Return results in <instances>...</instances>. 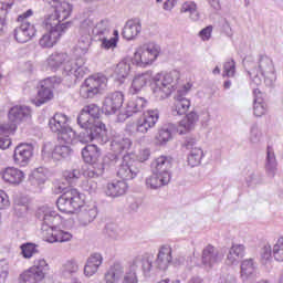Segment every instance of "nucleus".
Returning a JSON list of instances; mask_svg holds the SVG:
<instances>
[{
  "label": "nucleus",
  "mask_w": 283,
  "mask_h": 283,
  "mask_svg": "<svg viewBox=\"0 0 283 283\" xmlns=\"http://www.w3.org/2000/svg\"><path fill=\"white\" fill-rule=\"evenodd\" d=\"M107 76L98 73L87 77L80 88L82 98H94L97 94H103L107 90Z\"/></svg>",
  "instance_id": "obj_12"
},
{
  "label": "nucleus",
  "mask_w": 283,
  "mask_h": 283,
  "mask_svg": "<svg viewBox=\"0 0 283 283\" xmlns=\"http://www.w3.org/2000/svg\"><path fill=\"white\" fill-rule=\"evenodd\" d=\"M172 260L174 256H171V247L167 244L161 245L159 248L157 259L155 260V266L156 269H159V271H167Z\"/></svg>",
  "instance_id": "obj_24"
},
{
  "label": "nucleus",
  "mask_w": 283,
  "mask_h": 283,
  "mask_svg": "<svg viewBox=\"0 0 283 283\" xmlns=\"http://www.w3.org/2000/svg\"><path fill=\"white\" fill-rule=\"evenodd\" d=\"M245 182L248 187H255L260 182V175L255 171H250L249 175L245 177Z\"/></svg>",
  "instance_id": "obj_61"
},
{
  "label": "nucleus",
  "mask_w": 283,
  "mask_h": 283,
  "mask_svg": "<svg viewBox=\"0 0 283 283\" xmlns=\"http://www.w3.org/2000/svg\"><path fill=\"white\" fill-rule=\"evenodd\" d=\"M36 218L42 221V238L44 242L54 244L55 242H71L74 238L72 232L59 229L63 224V218L54 208L42 206L36 211Z\"/></svg>",
  "instance_id": "obj_3"
},
{
  "label": "nucleus",
  "mask_w": 283,
  "mask_h": 283,
  "mask_svg": "<svg viewBox=\"0 0 283 283\" xmlns=\"http://www.w3.org/2000/svg\"><path fill=\"white\" fill-rule=\"evenodd\" d=\"M12 8V4L0 2V36L1 34H6V31L8 30V10Z\"/></svg>",
  "instance_id": "obj_48"
},
{
  "label": "nucleus",
  "mask_w": 283,
  "mask_h": 283,
  "mask_svg": "<svg viewBox=\"0 0 283 283\" xmlns=\"http://www.w3.org/2000/svg\"><path fill=\"white\" fill-rule=\"evenodd\" d=\"M140 30H143V27L138 20H128L123 29L122 34L126 41H132L133 39H136L137 34H140Z\"/></svg>",
  "instance_id": "obj_39"
},
{
  "label": "nucleus",
  "mask_w": 283,
  "mask_h": 283,
  "mask_svg": "<svg viewBox=\"0 0 283 283\" xmlns=\"http://www.w3.org/2000/svg\"><path fill=\"white\" fill-rule=\"evenodd\" d=\"M12 134H4L0 130V149H8L12 145L10 136Z\"/></svg>",
  "instance_id": "obj_62"
},
{
  "label": "nucleus",
  "mask_w": 283,
  "mask_h": 283,
  "mask_svg": "<svg viewBox=\"0 0 283 283\" xmlns=\"http://www.w3.org/2000/svg\"><path fill=\"white\" fill-rule=\"evenodd\" d=\"M160 45L156 42H148L139 45L133 56L134 65L137 67H149L158 61L160 56Z\"/></svg>",
  "instance_id": "obj_8"
},
{
  "label": "nucleus",
  "mask_w": 283,
  "mask_h": 283,
  "mask_svg": "<svg viewBox=\"0 0 283 283\" xmlns=\"http://www.w3.org/2000/svg\"><path fill=\"white\" fill-rule=\"evenodd\" d=\"M43 279H40L39 274H35L31 269L24 270L18 276V283H41Z\"/></svg>",
  "instance_id": "obj_47"
},
{
  "label": "nucleus",
  "mask_w": 283,
  "mask_h": 283,
  "mask_svg": "<svg viewBox=\"0 0 283 283\" xmlns=\"http://www.w3.org/2000/svg\"><path fill=\"white\" fill-rule=\"evenodd\" d=\"M160 118V112L155 108V109H148L144 113L143 119L150 125V127H156V123H158Z\"/></svg>",
  "instance_id": "obj_51"
},
{
  "label": "nucleus",
  "mask_w": 283,
  "mask_h": 283,
  "mask_svg": "<svg viewBox=\"0 0 283 283\" xmlns=\"http://www.w3.org/2000/svg\"><path fill=\"white\" fill-rule=\"evenodd\" d=\"M154 128L143 117L136 123V132L138 134H147L149 129Z\"/></svg>",
  "instance_id": "obj_60"
},
{
  "label": "nucleus",
  "mask_w": 283,
  "mask_h": 283,
  "mask_svg": "<svg viewBox=\"0 0 283 283\" xmlns=\"http://www.w3.org/2000/svg\"><path fill=\"white\" fill-rule=\"evenodd\" d=\"M8 275H10V266L8 265V261H0V283H6L8 280Z\"/></svg>",
  "instance_id": "obj_58"
},
{
  "label": "nucleus",
  "mask_w": 283,
  "mask_h": 283,
  "mask_svg": "<svg viewBox=\"0 0 283 283\" xmlns=\"http://www.w3.org/2000/svg\"><path fill=\"white\" fill-rule=\"evenodd\" d=\"M29 269L33 271L35 275H40V280H45V274L50 271V265L45 259L39 258L33 261V265Z\"/></svg>",
  "instance_id": "obj_43"
},
{
  "label": "nucleus",
  "mask_w": 283,
  "mask_h": 283,
  "mask_svg": "<svg viewBox=\"0 0 283 283\" xmlns=\"http://www.w3.org/2000/svg\"><path fill=\"white\" fill-rule=\"evenodd\" d=\"M46 3L54 8V13L48 15L44 20L49 27L55 25L56 28H63V21L70 19L72 15V4L70 2H61V0H46Z\"/></svg>",
  "instance_id": "obj_11"
},
{
  "label": "nucleus",
  "mask_w": 283,
  "mask_h": 283,
  "mask_svg": "<svg viewBox=\"0 0 283 283\" xmlns=\"http://www.w3.org/2000/svg\"><path fill=\"white\" fill-rule=\"evenodd\" d=\"M1 177L4 182L18 187V185H21L25 180V172L15 167H7L1 171Z\"/></svg>",
  "instance_id": "obj_25"
},
{
  "label": "nucleus",
  "mask_w": 283,
  "mask_h": 283,
  "mask_svg": "<svg viewBox=\"0 0 283 283\" xmlns=\"http://www.w3.org/2000/svg\"><path fill=\"white\" fill-rule=\"evenodd\" d=\"M61 83V78L53 76L46 77L39 83L38 86V97L31 99V103L35 105V107H41V105H45L49 101L54 98V86Z\"/></svg>",
  "instance_id": "obj_15"
},
{
  "label": "nucleus",
  "mask_w": 283,
  "mask_h": 283,
  "mask_svg": "<svg viewBox=\"0 0 283 283\" xmlns=\"http://www.w3.org/2000/svg\"><path fill=\"white\" fill-rule=\"evenodd\" d=\"M138 266H142L144 275L149 276V273H151V270L154 269V256L135 258L129 268L134 269L136 273V269H138Z\"/></svg>",
  "instance_id": "obj_35"
},
{
  "label": "nucleus",
  "mask_w": 283,
  "mask_h": 283,
  "mask_svg": "<svg viewBox=\"0 0 283 283\" xmlns=\"http://www.w3.org/2000/svg\"><path fill=\"white\" fill-rule=\"evenodd\" d=\"M179 12L180 14H188L190 21H200V11H198V3L196 1H185L181 3Z\"/></svg>",
  "instance_id": "obj_38"
},
{
  "label": "nucleus",
  "mask_w": 283,
  "mask_h": 283,
  "mask_svg": "<svg viewBox=\"0 0 283 283\" xmlns=\"http://www.w3.org/2000/svg\"><path fill=\"white\" fill-rule=\"evenodd\" d=\"M180 81V72L170 71L166 73H157L153 77V94L157 101H165L169 98L174 92L175 95V108L172 109L174 116H184L189 112L191 107V101L185 96L189 94L191 90V84L187 83L182 86L178 85Z\"/></svg>",
  "instance_id": "obj_1"
},
{
  "label": "nucleus",
  "mask_w": 283,
  "mask_h": 283,
  "mask_svg": "<svg viewBox=\"0 0 283 283\" xmlns=\"http://www.w3.org/2000/svg\"><path fill=\"white\" fill-rule=\"evenodd\" d=\"M198 120H200V116L195 111H191L179 122L178 126L175 124L163 125L155 137L156 145L159 147H165V145L171 140V133L175 130H177L180 135L189 134V132L196 129Z\"/></svg>",
  "instance_id": "obj_6"
},
{
  "label": "nucleus",
  "mask_w": 283,
  "mask_h": 283,
  "mask_svg": "<svg viewBox=\"0 0 283 283\" xmlns=\"http://www.w3.org/2000/svg\"><path fill=\"white\" fill-rule=\"evenodd\" d=\"M224 260V252H220L216 247L208 244L202 250L201 262L206 269H213Z\"/></svg>",
  "instance_id": "obj_19"
},
{
  "label": "nucleus",
  "mask_w": 283,
  "mask_h": 283,
  "mask_svg": "<svg viewBox=\"0 0 283 283\" xmlns=\"http://www.w3.org/2000/svg\"><path fill=\"white\" fill-rule=\"evenodd\" d=\"M151 81V72L147 71L144 73H138L133 77L132 85L129 88L130 94H138L144 87H147V83Z\"/></svg>",
  "instance_id": "obj_31"
},
{
  "label": "nucleus",
  "mask_w": 283,
  "mask_h": 283,
  "mask_svg": "<svg viewBox=\"0 0 283 283\" xmlns=\"http://www.w3.org/2000/svg\"><path fill=\"white\" fill-rule=\"evenodd\" d=\"M21 255L24 258V260H31L36 253H39V250L36 249V244L34 243H23L21 247Z\"/></svg>",
  "instance_id": "obj_50"
},
{
  "label": "nucleus",
  "mask_w": 283,
  "mask_h": 283,
  "mask_svg": "<svg viewBox=\"0 0 283 283\" xmlns=\"http://www.w3.org/2000/svg\"><path fill=\"white\" fill-rule=\"evenodd\" d=\"M248 74L250 76L251 87H260L262 83L268 87H273L277 78L275 66H273V60L268 55H259L256 63L250 64Z\"/></svg>",
  "instance_id": "obj_5"
},
{
  "label": "nucleus",
  "mask_w": 283,
  "mask_h": 283,
  "mask_svg": "<svg viewBox=\"0 0 283 283\" xmlns=\"http://www.w3.org/2000/svg\"><path fill=\"white\" fill-rule=\"evenodd\" d=\"M218 283H238V280L235 279V275L226 273L221 274Z\"/></svg>",
  "instance_id": "obj_64"
},
{
  "label": "nucleus",
  "mask_w": 283,
  "mask_h": 283,
  "mask_svg": "<svg viewBox=\"0 0 283 283\" xmlns=\"http://www.w3.org/2000/svg\"><path fill=\"white\" fill-rule=\"evenodd\" d=\"M101 264H103V255L101 253L91 254L84 265V275L86 277L96 275V273H98V269H101Z\"/></svg>",
  "instance_id": "obj_30"
},
{
  "label": "nucleus",
  "mask_w": 283,
  "mask_h": 283,
  "mask_svg": "<svg viewBox=\"0 0 283 283\" xmlns=\"http://www.w3.org/2000/svg\"><path fill=\"white\" fill-rule=\"evenodd\" d=\"M127 189H129L127 181L115 180L107 184L105 192L106 196H109L111 198H120V196H125L127 193Z\"/></svg>",
  "instance_id": "obj_32"
},
{
  "label": "nucleus",
  "mask_w": 283,
  "mask_h": 283,
  "mask_svg": "<svg viewBox=\"0 0 283 283\" xmlns=\"http://www.w3.org/2000/svg\"><path fill=\"white\" fill-rule=\"evenodd\" d=\"M48 70L56 72L61 65H63V72L66 76H74V78H83L87 74V67H85V59L76 57L70 59L67 53L55 52L52 53L45 62Z\"/></svg>",
  "instance_id": "obj_4"
},
{
  "label": "nucleus",
  "mask_w": 283,
  "mask_h": 283,
  "mask_svg": "<svg viewBox=\"0 0 283 283\" xmlns=\"http://www.w3.org/2000/svg\"><path fill=\"white\" fill-rule=\"evenodd\" d=\"M8 116L10 123L1 124L0 132L2 134H14L19 123H23L24 120H30V118H32V109L29 106L17 105L10 108Z\"/></svg>",
  "instance_id": "obj_10"
},
{
  "label": "nucleus",
  "mask_w": 283,
  "mask_h": 283,
  "mask_svg": "<svg viewBox=\"0 0 283 283\" xmlns=\"http://www.w3.org/2000/svg\"><path fill=\"white\" fill-rule=\"evenodd\" d=\"M32 156H34V145L20 144L14 149L13 160L15 165H19L20 167H27Z\"/></svg>",
  "instance_id": "obj_22"
},
{
  "label": "nucleus",
  "mask_w": 283,
  "mask_h": 283,
  "mask_svg": "<svg viewBox=\"0 0 283 283\" xmlns=\"http://www.w3.org/2000/svg\"><path fill=\"white\" fill-rule=\"evenodd\" d=\"M186 149H188V165L190 167H198L200 163H202V158L205 157V153L202 148L198 146V142L196 138H187L185 143Z\"/></svg>",
  "instance_id": "obj_23"
},
{
  "label": "nucleus",
  "mask_w": 283,
  "mask_h": 283,
  "mask_svg": "<svg viewBox=\"0 0 283 283\" xmlns=\"http://www.w3.org/2000/svg\"><path fill=\"white\" fill-rule=\"evenodd\" d=\"M48 174H49L48 168H44V167L35 168L31 175L32 184L38 185V187H41V185H45L48 180Z\"/></svg>",
  "instance_id": "obj_46"
},
{
  "label": "nucleus",
  "mask_w": 283,
  "mask_h": 283,
  "mask_svg": "<svg viewBox=\"0 0 283 283\" xmlns=\"http://www.w3.org/2000/svg\"><path fill=\"white\" fill-rule=\"evenodd\" d=\"M272 255L276 262H283V237L279 238L274 243Z\"/></svg>",
  "instance_id": "obj_52"
},
{
  "label": "nucleus",
  "mask_w": 283,
  "mask_h": 283,
  "mask_svg": "<svg viewBox=\"0 0 283 283\" xmlns=\"http://www.w3.org/2000/svg\"><path fill=\"white\" fill-rule=\"evenodd\" d=\"M82 189L92 196L98 190V184L92 179L85 180L82 182Z\"/></svg>",
  "instance_id": "obj_57"
},
{
  "label": "nucleus",
  "mask_w": 283,
  "mask_h": 283,
  "mask_svg": "<svg viewBox=\"0 0 283 283\" xmlns=\"http://www.w3.org/2000/svg\"><path fill=\"white\" fill-rule=\"evenodd\" d=\"M70 154H72V148H70V144L67 143H60L56 145L51 155L45 150V148L42 149V156L44 159L50 158L51 156L53 160H62V158L70 157Z\"/></svg>",
  "instance_id": "obj_29"
},
{
  "label": "nucleus",
  "mask_w": 283,
  "mask_h": 283,
  "mask_svg": "<svg viewBox=\"0 0 283 283\" xmlns=\"http://www.w3.org/2000/svg\"><path fill=\"white\" fill-rule=\"evenodd\" d=\"M120 283H138V274L136 273L134 268H129L125 272Z\"/></svg>",
  "instance_id": "obj_56"
},
{
  "label": "nucleus",
  "mask_w": 283,
  "mask_h": 283,
  "mask_svg": "<svg viewBox=\"0 0 283 283\" xmlns=\"http://www.w3.org/2000/svg\"><path fill=\"white\" fill-rule=\"evenodd\" d=\"M125 277V266L120 263H114L104 273L105 283H118Z\"/></svg>",
  "instance_id": "obj_28"
},
{
  "label": "nucleus",
  "mask_w": 283,
  "mask_h": 283,
  "mask_svg": "<svg viewBox=\"0 0 283 283\" xmlns=\"http://www.w3.org/2000/svg\"><path fill=\"white\" fill-rule=\"evenodd\" d=\"M43 25L46 30V33L42 35V38L39 41V44L41 45V48H54L59 39H61V36L65 34V32H67L70 28H72V22H63L62 27H50L49 24L45 23L44 20Z\"/></svg>",
  "instance_id": "obj_16"
},
{
  "label": "nucleus",
  "mask_w": 283,
  "mask_h": 283,
  "mask_svg": "<svg viewBox=\"0 0 283 283\" xmlns=\"http://www.w3.org/2000/svg\"><path fill=\"white\" fill-rule=\"evenodd\" d=\"M265 174L269 178H275V174H277V159L271 146H268L266 150Z\"/></svg>",
  "instance_id": "obj_37"
},
{
  "label": "nucleus",
  "mask_w": 283,
  "mask_h": 283,
  "mask_svg": "<svg viewBox=\"0 0 283 283\" xmlns=\"http://www.w3.org/2000/svg\"><path fill=\"white\" fill-rule=\"evenodd\" d=\"M92 28H94V20L92 19L82 21L80 25V38L75 46V56H78V59H83L90 52L92 45Z\"/></svg>",
  "instance_id": "obj_14"
},
{
  "label": "nucleus",
  "mask_w": 283,
  "mask_h": 283,
  "mask_svg": "<svg viewBox=\"0 0 283 283\" xmlns=\"http://www.w3.org/2000/svg\"><path fill=\"white\" fill-rule=\"evenodd\" d=\"M77 271H78V264L74 260L66 261L62 265V273L65 277H70V275H74V273H77Z\"/></svg>",
  "instance_id": "obj_53"
},
{
  "label": "nucleus",
  "mask_w": 283,
  "mask_h": 283,
  "mask_svg": "<svg viewBox=\"0 0 283 283\" xmlns=\"http://www.w3.org/2000/svg\"><path fill=\"white\" fill-rule=\"evenodd\" d=\"M118 30H114L112 38H107V35H104L99 38L98 41H101V48H103L104 50H116L118 45Z\"/></svg>",
  "instance_id": "obj_45"
},
{
  "label": "nucleus",
  "mask_w": 283,
  "mask_h": 283,
  "mask_svg": "<svg viewBox=\"0 0 283 283\" xmlns=\"http://www.w3.org/2000/svg\"><path fill=\"white\" fill-rule=\"evenodd\" d=\"M262 129H260V126L258 124H252L250 127V133L248 140L251 143V145H258L262 142Z\"/></svg>",
  "instance_id": "obj_49"
},
{
  "label": "nucleus",
  "mask_w": 283,
  "mask_h": 283,
  "mask_svg": "<svg viewBox=\"0 0 283 283\" xmlns=\"http://www.w3.org/2000/svg\"><path fill=\"white\" fill-rule=\"evenodd\" d=\"M255 275V261L253 259H245L241 262V280L249 282Z\"/></svg>",
  "instance_id": "obj_41"
},
{
  "label": "nucleus",
  "mask_w": 283,
  "mask_h": 283,
  "mask_svg": "<svg viewBox=\"0 0 283 283\" xmlns=\"http://www.w3.org/2000/svg\"><path fill=\"white\" fill-rule=\"evenodd\" d=\"M32 14H34V12L29 9L18 17V21L21 24L13 31V36L18 43H28V41H32L33 36L36 34V28L28 21Z\"/></svg>",
  "instance_id": "obj_13"
},
{
  "label": "nucleus",
  "mask_w": 283,
  "mask_h": 283,
  "mask_svg": "<svg viewBox=\"0 0 283 283\" xmlns=\"http://www.w3.org/2000/svg\"><path fill=\"white\" fill-rule=\"evenodd\" d=\"M245 251L247 248L244 244L233 243L227 254L226 264H228V266H238V264H240V260L244 258Z\"/></svg>",
  "instance_id": "obj_26"
},
{
  "label": "nucleus",
  "mask_w": 283,
  "mask_h": 283,
  "mask_svg": "<svg viewBox=\"0 0 283 283\" xmlns=\"http://www.w3.org/2000/svg\"><path fill=\"white\" fill-rule=\"evenodd\" d=\"M147 107V99L143 97H132L126 105L124 115L126 118L134 116V114H138V112H143Z\"/></svg>",
  "instance_id": "obj_34"
},
{
  "label": "nucleus",
  "mask_w": 283,
  "mask_h": 283,
  "mask_svg": "<svg viewBox=\"0 0 283 283\" xmlns=\"http://www.w3.org/2000/svg\"><path fill=\"white\" fill-rule=\"evenodd\" d=\"M97 216H98V206H96L95 203L84 206V209L78 217L80 224H82V227H87L88 224H92L94 220H96Z\"/></svg>",
  "instance_id": "obj_33"
},
{
  "label": "nucleus",
  "mask_w": 283,
  "mask_h": 283,
  "mask_svg": "<svg viewBox=\"0 0 283 283\" xmlns=\"http://www.w3.org/2000/svg\"><path fill=\"white\" fill-rule=\"evenodd\" d=\"M82 158L87 165H96L101 158V149L96 145H87L82 149Z\"/></svg>",
  "instance_id": "obj_36"
},
{
  "label": "nucleus",
  "mask_w": 283,
  "mask_h": 283,
  "mask_svg": "<svg viewBox=\"0 0 283 283\" xmlns=\"http://www.w3.org/2000/svg\"><path fill=\"white\" fill-rule=\"evenodd\" d=\"M172 164L174 158H171V156L161 155L151 163V169L155 174H158V176H163L164 178L168 177V180H171Z\"/></svg>",
  "instance_id": "obj_21"
},
{
  "label": "nucleus",
  "mask_w": 283,
  "mask_h": 283,
  "mask_svg": "<svg viewBox=\"0 0 283 283\" xmlns=\"http://www.w3.org/2000/svg\"><path fill=\"white\" fill-rule=\"evenodd\" d=\"M85 206V198L76 189H70L61 195L56 200V207L61 213H76Z\"/></svg>",
  "instance_id": "obj_9"
},
{
  "label": "nucleus",
  "mask_w": 283,
  "mask_h": 283,
  "mask_svg": "<svg viewBox=\"0 0 283 283\" xmlns=\"http://www.w3.org/2000/svg\"><path fill=\"white\" fill-rule=\"evenodd\" d=\"M223 78H233L235 76V61L233 60H228L223 63Z\"/></svg>",
  "instance_id": "obj_55"
},
{
  "label": "nucleus",
  "mask_w": 283,
  "mask_h": 283,
  "mask_svg": "<svg viewBox=\"0 0 283 283\" xmlns=\"http://www.w3.org/2000/svg\"><path fill=\"white\" fill-rule=\"evenodd\" d=\"M63 178H65V180L69 181L70 185H72L74 180H78V178H81V170L78 169L65 170L63 172Z\"/></svg>",
  "instance_id": "obj_59"
},
{
  "label": "nucleus",
  "mask_w": 283,
  "mask_h": 283,
  "mask_svg": "<svg viewBox=\"0 0 283 283\" xmlns=\"http://www.w3.org/2000/svg\"><path fill=\"white\" fill-rule=\"evenodd\" d=\"M149 156H151L149 148H142L136 156L137 163H145L149 160Z\"/></svg>",
  "instance_id": "obj_63"
},
{
  "label": "nucleus",
  "mask_w": 283,
  "mask_h": 283,
  "mask_svg": "<svg viewBox=\"0 0 283 283\" xmlns=\"http://www.w3.org/2000/svg\"><path fill=\"white\" fill-rule=\"evenodd\" d=\"M132 73V59L125 57L119 63L116 64L114 70L115 80L118 81L120 85L127 81V76Z\"/></svg>",
  "instance_id": "obj_27"
},
{
  "label": "nucleus",
  "mask_w": 283,
  "mask_h": 283,
  "mask_svg": "<svg viewBox=\"0 0 283 283\" xmlns=\"http://www.w3.org/2000/svg\"><path fill=\"white\" fill-rule=\"evenodd\" d=\"M111 149L114 154H109L106 158L116 163V160H118V155L125 154L124 156H126L129 149H132V139L124 136H115L111 142Z\"/></svg>",
  "instance_id": "obj_18"
},
{
  "label": "nucleus",
  "mask_w": 283,
  "mask_h": 283,
  "mask_svg": "<svg viewBox=\"0 0 283 283\" xmlns=\"http://www.w3.org/2000/svg\"><path fill=\"white\" fill-rule=\"evenodd\" d=\"M139 163L134 159V154L123 156L122 163L117 168V177L124 180H134L140 174Z\"/></svg>",
  "instance_id": "obj_17"
},
{
  "label": "nucleus",
  "mask_w": 283,
  "mask_h": 283,
  "mask_svg": "<svg viewBox=\"0 0 283 283\" xmlns=\"http://www.w3.org/2000/svg\"><path fill=\"white\" fill-rule=\"evenodd\" d=\"M147 189H160V187H165L168 182H171L169 177L166 175H158L157 172L153 171V175L146 178L145 180Z\"/></svg>",
  "instance_id": "obj_40"
},
{
  "label": "nucleus",
  "mask_w": 283,
  "mask_h": 283,
  "mask_svg": "<svg viewBox=\"0 0 283 283\" xmlns=\"http://www.w3.org/2000/svg\"><path fill=\"white\" fill-rule=\"evenodd\" d=\"M101 108L96 104L84 106L77 116V125L83 129L78 135V140L86 145L92 140H98L105 145L109 140L105 124L101 122Z\"/></svg>",
  "instance_id": "obj_2"
},
{
  "label": "nucleus",
  "mask_w": 283,
  "mask_h": 283,
  "mask_svg": "<svg viewBox=\"0 0 283 283\" xmlns=\"http://www.w3.org/2000/svg\"><path fill=\"white\" fill-rule=\"evenodd\" d=\"M124 95L120 92H114L108 94L103 102L102 112L107 116L116 114L120 107H123Z\"/></svg>",
  "instance_id": "obj_20"
},
{
  "label": "nucleus",
  "mask_w": 283,
  "mask_h": 283,
  "mask_svg": "<svg viewBox=\"0 0 283 283\" xmlns=\"http://www.w3.org/2000/svg\"><path fill=\"white\" fill-rule=\"evenodd\" d=\"M253 94H254V106H253V112L254 116L258 118L264 116L266 114V103H264V99L260 97V90L253 87Z\"/></svg>",
  "instance_id": "obj_44"
},
{
  "label": "nucleus",
  "mask_w": 283,
  "mask_h": 283,
  "mask_svg": "<svg viewBox=\"0 0 283 283\" xmlns=\"http://www.w3.org/2000/svg\"><path fill=\"white\" fill-rule=\"evenodd\" d=\"M91 34H93V36H97L98 39H102V36H108L109 20L103 19L99 22L93 21V27L91 28Z\"/></svg>",
  "instance_id": "obj_42"
},
{
  "label": "nucleus",
  "mask_w": 283,
  "mask_h": 283,
  "mask_svg": "<svg viewBox=\"0 0 283 283\" xmlns=\"http://www.w3.org/2000/svg\"><path fill=\"white\" fill-rule=\"evenodd\" d=\"M14 207H22L28 211V197L20 191H14L12 195Z\"/></svg>",
  "instance_id": "obj_54"
},
{
  "label": "nucleus",
  "mask_w": 283,
  "mask_h": 283,
  "mask_svg": "<svg viewBox=\"0 0 283 283\" xmlns=\"http://www.w3.org/2000/svg\"><path fill=\"white\" fill-rule=\"evenodd\" d=\"M49 127L57 135L59 143L72 145L76 138V132L70 127V117L63 113H55L49 120Z\"/></svg>",
  "instance_id": "obj_7"
}]
</instances>
